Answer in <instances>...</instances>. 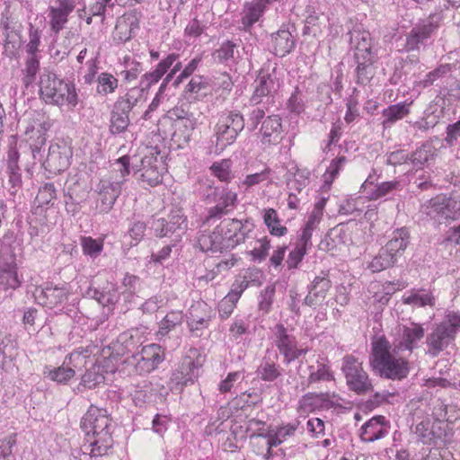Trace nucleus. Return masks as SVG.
Here are the masks:
<instances>
[{"label":"nucleus","instance_id":"obj_2","mask_svg":"<svg viewBox=\"0 0 460 460\" xmlns=\"http://www.w3.org/2000/svg\"><path fill=\"white\" fill-rule=\"evenodd\" d=\"M402 351L392 345L385 337L372 342L369 366L380 377L402 380L409 374V362L401 354Z\"/></svg>","mask_w":460,"mask_h":460},{"label":"nucleus","instance_id":"obj_48","mask_svg":"<svg viewBox=\"0 0 460 460\" xmlns=\"http://www.w3.org/2000/svg\"><path fill=\"white\" fill-rule=\"evenodd\" d=\"M253 108L248 114V128L250 131L255 130L262 120L266 118V113L270 112L271 105L265 103L252 104Z\"/></svg>","mask_w":460,"mask_h":460},{"label":"nucleus","instance_id":"obj_29","mask_svg":"<svg viewBox=\"0 0 460 460\" xmlns=\"http://www.w3.org/2000/svg\"><path fill=\"white\" fill-rule=\"evenodd\" d=\"M296 39L288 29L281 28L271 34V49L273 53L279 57H285L294 50Z\"/></svg>","mask_w":460,"mask_h":460},{"label":"nucleus","instance_id":"obj_52","mask_svg":"<svg viewBox=\"0 0 460 460\" xmlns=\"http://www.w3.org/2000/svg\"><path fill=\"white\" fill-rule=\"evenodd\" d=\"M347 159L345 156H339L332 160L329 167L326 169L323 177V188L329 189L335 178L338 176L341 169L345 164Z\"/></svg>","mask_w":460,"mask_h":460},{"label":"nucleus","instance_id":"obj_17","mask_svg":"<svg viewBox=\"0 0 460 460\" xmlns=\"http://www.w3.org/2000/svg\"><path fill=\"white\" fill-rule=\"evenodd\" d=\"M180 58L177 53H170L165 56L155 65V66L145 73L139 81L138 88L144 93L147 92L153 85L156 84L164 75L168 72L172 64Z\"/></svg>","mask_w":460,"mask_h":460},{"label":"nucleus","instance_id":"obj_12","mask_svg":"<svg viewBox=\"0 0 460 460\" xmlns=\"http://www.w3.org/2000/svg\"><path fill=\"white\" fill-rule=\"evenodd\" d=\"M274 342L279 353L283 356V362L287 365L307 353L306 349L298 348L296 338L290 334L282 323L275 325Z\"/></svg>","mask_w":460,"mask_h":460},{"label":"nucleus","instance_id":"obj_38","mask_svg":"<svg viewBox=\"0 0 460 460\" xmlns=\"http://www.w3.org/2000/svg\"><path fill=\"white\" fill-rule=\"evenodd\" d=\"M256 373L261 380L264 382H274L281 376V368L273 359L264 357Z\"/></svg>","mask_w":460,"mask_h":460},{"label":"nucleus","instance_id":"obj_41","mask_svg":"<svg viewBox=\"0 0 460 460\" xmlns=\"http://www.w3.org/2000/svg\"><path fill=\"white\" fill-rule=\"evenodd\" d=\"M85 296L95 299L103 306L115 305L119 298V296L114 288H109L107 291H101L98 288L90 286L85 291Z\"/></svg>","mask_w":460,"mask_h":460},{"label":"nucleus","instance_id":"obj_8","mask_svg":"<svg viewBox=\"0 0 460 460\" xmlns=\"http://www.w3.org/2000/svg\"><path fill=\"white\" fill-rule=\"evenodd\" d=\"M34 296L40 305L55 310L57 314L71 315V313L74 311L66 304L70 291L66 285L54 286L47 284L45 287L36 288Z\"/></svg>","mask_w":460,"mask_h":460},{"label":"nucleus","instance_id":"obj_64","mask_svg":"<svg viewBox=\"0 0 460 460\" xmlns=\"http://www.w3.org/2000/svg\"><path fill=\"white\" fill-rule=\"evenodd\" d=\"M260 245L258 247H254L250 254L253 261L261 262L264 261L268 254L269 250L270 248V242L268 237H263L262 239L258 240Z\"/></svg>","mask_w":460,"mask_h":460},{"label":"nucleus","instance_id":"obj_49","mask_svg":"<svg viewBox=\"0 0 460 460\" xmlns=\"http://www.w3.org/2000/svg\"><path fill=\"white\" fill-rule=\"evenodd\" d=\"M403 303L411 305L415 307H423L426 305H434V297L431 293L425 290H420L411 293L409 296H403Z\"/></svg>","mask_w":460,"mask_h":460},{"label":"nucleus","instance_id":"obj_20","mask_svg":"<svg viewBox=\"0 0 460 460\" xmlns=\"http://www.w3.org/2000/svg\"><path fill=\"white\" fill-rule=\"evenodd\" d=\"M81 355H83L82 348L68 354L60 367H53L52 366H45L42 371L43 376L58 384H66L75 375V369L68 365L72 363L74 358H79Z\"/></svg>","mask_w":460,"mask_h":460},{"label":"nucleus","instance_id":"obj_26","mask_svg":"<svg viewBox=\"0 0 460 460\" xmlns=\"http://www.w3.org/2000/svg\"><path fill=\"white\" fill-rule=\"evenodd\" d=\"M198 378V367L191 358L184 359L175 369L171 376V382L175 385H180L181 389L189 385H192Z\"/></svg>","mask_w":460,"mask_h":460},{"label":"nucleus","instance_id":"obj_61","mask_svg":"<svg viewBox=\"0 0 460 460\" xmlns=\"http://www.w3.org/2000/svg\"><path fill=\"white\" fill-rule=\"evenodd\" d=\"M271 170L269 167H265L262 171L255 173L246 175L244 180L241 182V186H245L246 189L252 188L255 185L260 184L269 179Z\"/></svg>","mask_w":460,"mask_h":460},{"label":"nucleus","instance_id":"obj_10","mask_svg":"<svg viewBox=\"0 0 460 460\" xmlns=\"http://www.w3.org/2000/svg\"><path fill=\"white\" fill-rule=\"evenodd\" d=\"M424 213L439 224L460 217V201L445 195H438L424 205Z\"/></svg>","mask_w":460,"mask_h":460},{"label":"nucleus","instance_id":"obj_15","mask_svg":"<svg viewBox=\"0 0 460 460\" xmlns=\"http://www.w3.org/2000/svg\"><path fill=\"white\" fill-rule=\"evenodd\" d=\"M348 35L350 46L355 49V60L377 58V50L368 31L356 26L349 31Z\"/></svg>","mask_w":460,"mask_h":460},{"label":"nucleus","instance_id":"obj_16","mask_svg":"<svg viewBox=\"0 0 460 460\" xmlns=\"http://www.w3.org/2000/svg\"><path fill=\"white\" fill-rule=\"evenodd\" d=\"M282 119L279 115L272 114L267 116L261 122L259 128V138L265 146L279 145L283 137Z\"/></svg>","mask_w":460,"mask_h":460},{"label":"nucleus","instance_id":"obj_9","mask_svg":"<svg viewBox=\"0 0 460 460\" xmlns=\"http://www.w3.org/2000/svg\"><path fill=\"white\" fill-rule=\"evenodd\" d=\"M279 85L274 71L271 73L260 71L254 81V91L250 99L251 104L265 103L274 106Z\"/></svg>","mask_w":460,"mask_h":460},{"label":"nucleus","instance_id":"obj_42","mask_svg":"<svg viewBox=\"0 0 460 460\" xmlns=\"http://www.w3.org/2000/svg\"><path fill=\"white\" fill-rule=\"evenodd\" d=\"M263 221L272 235L280 237L288 233V228L280 225V219L274 208L263 210Z\"/></svg>","mask_w":460,"mask_h":460},{"label":"nucleus","instance_id":"obj_59","mask_svg":"<svg viewBox=\"0 0 460 460\" xmlns=\"http://www.w3.org/2000/svg\"><path fill=\"white\" fill-rule=\"evenodd\" d=\"M168 220L164 217H154L151 221L150 228L154 231L156 237H165L170 234H174V230L171 228Z\"/></svg>","mask_w":460,"mask_h":460},{"label":"nucleus","instance_id":"obj_22","mask_svg":"<svg viewBox=\"0 0 460 460\" xmlns=\"http://www.w3.org/2000/svg\"><path fill=\"white\" fill-rule=\"evenodd\" d=\"M331 288L332 282L328 274L322 272L312 281L308 295L304 299V304L309 307H316L324 300Z\"/></svg>","mask_w":460,"mask_h":460},{"label":"nucleus","instance_id":"obj_58","mask_svg":"<svg viewBox=\"0 0 460 460\" xmlns=\"http://www.w3.org/2000/svg\"><path fill=\"white\" fill-rule=\"evenodd\" d=\"M129 117L111 111L110 131L111 134L124 132L129 125Z\"/></svg>","mask_w":460,"mask_h":460},{"label":"nucleus","instance_id":"obj_43","mask_svg":"<svg viewBox=\"0 0 460 460\" xmlns=\"http://www.w3.org/2000/svg\"><path fill=\"white\" fill-rule=\"evenodd\" d=\"M397 261V258L384 246L379 251V253L370 261L369 268L373 272H379L393 267Z\"/></svg>","mask_w":460,"mask_h":460},{"label":"nucleus","instance_id":"obj_5","mask_svg":"<svg viewBox=\"0 0 460 460\" xmlns=\"http://www.w3.org/2000/svg\"><path fill=\"white\" fill-rule=\"evenodd\" d=\"M245 126L243 115L237 110L222 112L215 126L216 147L224 150L234 144Z\"/></svg>","mask_w":460,"mask_h":460},{"label":"nucleus","instance_id":"obj_62","mask_svg":"<svg viewBox=\"0 0 460 460\" xmlns=\"http://www.w3.org/2000/svg\"><path fill=\"white\" fill-rule=\"evenodd\" d=\"M440 323L445 325V328L448 329L451 333L456 337V334L460 332V312H447L443 321Z\"/></svg>","mask_w":460,"mask_h":460},{"label":"nucleus","instance_id":"obj_44","mask_svg":"<svg viewBox=\"0 0 460 460\" xmlns=\"http://www.w3.org/2000/svg\"><path fill=\"white\" fill-rule=\"evenodd\" d=\"M377 58L356 60V82L358 84H367L373 78L375 74L374 63Z\"/></svg>","mask_w":460,"mask_h":460},{"label":"nucleus","instance_id":"obj_39","mask_svg":"<svg viewBox=\"0 0 460 460\" xmlns=\"http://www.w3.org/2000/svg\"><path fill=\"white\" fill-rule=\"evenodd\" d=\"M214 58L220 63L226 65L234 64L239 57L237 45L231 41H224L214 54Z\"/></svg>","mask_w":460,"mask_h":460},{"label":"nucleus","instance_id":"obj_3","mask_svg":"<svg viewBox=\"0 0 460 460\" xmlns=\"http://www.w3.org/2000/svg\"><path fill=\"white\" fill-rule=\"evenodd\" d=\"M81 428L87 437L88 446H84L92 457L105 456L113 445L110 431L111 420L105 409L91 405L81 420Z\"/></svg>","mask_w":460,"mask_h":460},{"label":"nucleus","instance_id":"obj_7","mask_svg":"<svg viewBox=\"0 0 460 460\" xmlns=\"http://www.w3.org/2000/svg\"><path fill=\"white\" fill-rule=\"evenodd\" d=\"M341 371L345 376L349 389L357 394H365L373 390L368 374L364 370L363 364L352 355L342 359Z\"/></svg>","mask_w":460,"mask_h":460},{"label":"nucleus","instance_id":"obj_28","mask_svg":"<svg viewBox=\"0 0 460 460\" xmlns=\"http://www.w3.org/2000/svg\"><path fill=\"white\" fill-rule=\"evenodd\" d=\"M334 403L327 393H308L302 396L298 402V410L303 412H311L318 409H331Z\"/></svg>","mask_w":460,"mask_h":460},{"label":"nucleus","instance_id":"obj_57","mask_svg":"<svg viewBox=\"0 0 460 460\" xmlns=\"http://www.w3.org/2000/svg\"><path fill=\"white\" fill-rule=\"evenodd\" d=\"M81 245L84 254L96 258L103 249V243L101 240L93 239L91 236L82 237Z\"/></svg>","mask_w":460,"mask_h":460},{"label":"nucleus","instance_id":"obj_6","mask_svg":"<svg viewBox=\"0 0 460 460\" xmlns=\"http://www.w3.org/2000/svg\"><path fill=\"white\" fill-rule=\"evenodd\" d=\"M442 20L441 13H434L427 18L420 20L407 33L403 49L407 52L414 51L426 45L438 30Z\"/></svg>","mask_w":460,"mask_h":460},{"label":"nucleus","instance_id":"obj_21","mask_svg":"<svg viewBox=\"0 0 460 460\" xmlns=\"http://www.w3.org/2000/svg\"><path fill=\"white\" fill-rule=\"evenodd\" d=\"M390 428V422L385 416L376 415L362 425L359 436L362 441L371 443L386 437Z\"/></svg>","mask_w":460,"mask_h":460},{"label":"nucleus","instance_id":"obj_60","mask_svg":"<svg viewBox=\"0 0 460 460\" xmlns=\"http://www.w3.org/2000/svg\"><path fill=\"white\" fill-rule=\"evenodd\" d=\"M122 285L125 291L122 293L124 299L133 296L139 289L140 279L137 276L127 273L123 279Z\"/></svg>","mask_w":460,"mask_h":460},{"label":"nucleus","instance_id":"obj_33","mask_svg":"<svg viewBox=\"0 0 460 460\" xmlns=\"http://www.w3.org/2000/svg\"><path fill=\"white\" fill-rule=\"evenodd\" d=\"M410 105L406 102L392 104L382 111V126L385 129L392 128L398 120L402 119L410 113Z\"/></svg>","mask_w":460,"mask_h":460},{"label":"nucleus","instance_id":"obj_63","mask_svg":"<svg viewBox=\"0 0 460 460\" xmlns=\"http://www.w3.org/2000/svg\"><path fill=\"white\" fill-rule=\"evenodd\" d=\"M415 434L423 444H430L435 438V433L429 421H421L415 427Z\"/></svg>","mask_w":460,"mask_h":460},{"label":"nucleus","instance_id":"obj_27","mask_svg":"<svg viewBox=\"0 0 460 460\" xmlns=\"http://www.w3.org/2000/svg\"><path fill=\"white\" fill-rule=\"evenodd\" d=\"M121 182H104L100 189L97 199V208L101 213H108L113 207L121 191Z\"/></svg>","mask_w":460,"mask_h":460},{"label":"nucleus","instance_id":"obj_47","mask_svg":"<svg viewBox=\"0 0 460 460\" xmlns=\"http://www.w3.org/2000/svg\"><path fill=\"white\" fill-rule=\"evenodd\" d=\"M97 83L96 92L102 96L113 93L119 85V80L113 75L107 72L101 73L98 75Z\"/></svg>","mask_w":460,"mask_h":460},{"label":"nucleus","instance_id":"obj_19","mask_svg":"<svg viewBox=\"0 0 460 460\" xmlns=\"http://www.w3.org/2000/svg\"><path fill=\"white\" fill-rule=\"evenodd\" d=\"M215 205L208 209L205 222L219 220L230 214L238 205L237 193L226 188L214 201Z\"/></svg>","mask_w":460,"mask_h":460},{"label":"nucleus","instance_id":"obj_23","mask_svg":"<svg viewBox=\"0 0 460 460\" xmlns=\"http://www.w3.org/2000/svg\"><path fill=\"white\" fill-rule=\"evenodd\" d=\"M268 4L262 0H252L246 3L241 13L239 29L245 32H251L252 26L263 16Z\"/></svg>","mask_w":460,"mask_h":460},{"label":"nucleus","instance_id":"obj_46","mask_svg":"<svg viewBox=\"0 0 460 460\" xmlns=\"http://www.w3.org/2000/svg\"><path fill=\"white\" fill-rule=\"evenodd\" d=\"M453 66L450 64L439 65L434 70L429 72L422 80L415 83V86L419 88H428L434 84V83L446 76L452 71Z\"/></svg>","mask_w":460,"mask_h":460},{"label":"nucleus","instance_id":"obj_11","mask_svg":"<svg viewBox=\"0 0 460 460\" xmlns=\"http://www.w3.org/2000/svg\"><path fill=\"white\" fill-rule=\"evenodd\" d=\"M164 360V351L155 343L143 346L141 350L133 354L128 359L129 364H134L135 370L139 375L148 374L157 368Z\"/></svg>","mask_w":460,"mask_h":460},{"label":"nucleus","instance_id":"obj_56","mask_svg":"<svg viewBox=\"0 0 460 460\" xmlns=\"http://www.w3.org/2000/svg\"><path fill=\"white\" fill-rule=\"evenodd\" d=\"M210 170L213 175L221 181L228 182L233 178L230 160L224 159L221 162H216L211 165Z\"/></svg>","mask_w":460,"mask_h":460},{"label":"nucleus","instance_id":"obj_1","mask_svg":"<svg viewBox=\"0 0 460 460\" xmlns=\"http://www.w3.org/2000/svg\"><path fill=\"white\" fill-rule=\"evenodd\" d=\"M248 220L230 219L221 222L213 231H204L198 237V244L204 252H224L243 243L252 232Z\"/></svg>","mask_w":460,"mask_h":460},{"label":"nucleus","instance_id":"obj_25","mask_svg":"<svg viewBox=\"0 0 460 460\" xmlns=\"http://www.w3.org/2000/svg\"><path fill=\"white\" fill-rule=\"evenodd\" d=\"M206 304L198 303L190 306L187 314V323L190 332L196 337L202 335L201 331L208 327L209 315L206 313Z\"/></svg>","mask_w":460,"mask_h":460},{"label":"nucleus","instance_id":"obj_4","mask_svg":"<svg viewBox=\"0 0 460 460\" xmlns=\"http://www.w3.org/2000/svg\"><path fill=\"white\" fill-rule=\"evenodd\" d=\"M39 96L45 103L74 111L79 102L75 85L61 78L56 73L44 69L38 82Z\"/></svg>","mask_w":460,"mask_h":460},{"label":"nucleus","instance_id":"obj_50","mask_svg":"<svg viewBox=\"0 0 460 460\" xmlns=\"http://www.w3.org/2000/svg\"><path fill=\"white\" fill-rule=\"evenodd\" d=\"M310 374L308 376V383L314 384L321 381H332L334 376L330 369V367L324 363L318 362L317 368L314 369V366L309 367Z\"/></svg>","mask_w":460,"mask_h":460},{"label":"nucleus","instance_id":"obj_34","mask_svg":"<svg viewBox=\"0 0 460 460\" xmlns=\"http://www.w3.org/2000/svg\"><path fill=\"white\" fill-rule=\"evenodd\" d=\"M410 243V234L407 228H398L393 231L385 247L395 257H401Z\"/></svg>","mask_w":460,"mask_h":460},{"label":"nucleus","instance_id":"obj_54","mask_svg":"<svg viewBox=\"0 0 460 460\" xmlns=\"http://www.w3.org/2000/svg\"><path fill=\"white\" fill-rule=\"evenodd\" d=\"M41 31L35 28L32 24L29 27V40L26 44L25 50L28 56L40 57Z\"/></svg>","mask_w":460,"mask_h":460},{"label":"nucleus","instance_id":"obj_53","mask_svg":"<svg viewBox=\"0 0 460 460\" xmlns=\"http://www.w3.org/2000/svg\"><path fill=\"white\" fill-rule=\"evenodd\" d=\"M256 279L252 278V272H247L243 278L236 279L232 285L230 292L227 294L229 298L238 301L243 292Z\"/></svg>","mask_w":460,"mask_h":460},{"label":"nucleus","instance_id":"obj_51","mask_svg":"<svg viewBox=\"0 0 460 460\" xmlns=\"http://www.w3.org/2000/svg\"><path fill=\"white\" fill-rule=\"evenodd\" d=\"M276 293L274 284L268 285L263 288L258 296V309L262 314H268L272 306Z\"/></svg>","mask_w":460,"mask_h":460},{"label":"nucleus","instance_id":"obj_35","mask_svg":"<svg viewBox=\"0 0 460 460\" xmlns=\"http://www.w3.org/2000/svg\"><path fill=\"white\" fill-rule=\"evenodd\" d=\"M40 57L27 56L22 69V84L24 89L33 88L40 71Z\"/></svg>","mask_w":460,"mask_h":460},{"label":"nucleus","instance_id":"obj_18","mask_svg":"<svg viewBox=\"0 0 460 460\" xmlns=\"http://www.w3.org/2000/svg\"><path fill=\"white\" fill-rule=\"evenodd\" d=\"M424 335V328L420 323H411L409 325H402L399 329L398 340L394 343V346L402 352L407 351L411 354Z\"/></svg>","mask_w":460,"mask_h":460},{"label":"nucleus","instance_id":"obj_55","mask_svg":"<svg viewBox=\"0 0 460 460\" xmlns=\"http://www.w3.org/2000/svg\"><path fill=\"white\" fill-rule=\"evenodd\" d=\"M68 14L54 9V6L49 7V27L52 32L58 34L62 31L68 22Z\"/></svg>","mask_w":460,"mask_h":460},{"label":"nucleus","instance_id":"obj_13","mask_svg":"<svg viewBox=\"0 0 460 460\" xmlns=\"http://www.w3.org/2000/svg\"><path fill=\"white\" fill-rule=\"evenodd\" d=\"M72 155L71 147L65 141L52 143L43 166L50 173H60L69 167Z\"/></svg>","mask_w":460,"mask_h":460},{"label":"nucleus","instance_id":"obj_40","mask_svg":"<svg viewBox=\"0 0 460 460\" xmlns=\"http://www.w3.org/2000/svg\"><path fill=\"white\" fill-rule=\"evenodd\" d=\"M225 189L216 186L211 179H203L199 181L198 192L205 203L213 204Z\"/></svg>","mask_w":460,"mask_h":460},{"label":"nucleus","instance_id":"obj_37","mask_svg":"<svg viewBox=\"0 0 460 460\" xmlns=\"http://www.w3.org/2000/svg\"><path fill=\"white\" fill-rule=\"evenodd\" d=\"M22 276L18 273V266L0 270V289L15 290L22 284Z\"/></svg>","mask_w":460,"mask_h":460},{"label":"nucleus","instance_id":"obj_14","mask_svg":"<svg viewBox=\"0 0 460 460\" xmlns=\"http://www.w3.org/2000/svg\"><path fill=\"white\" fill-rule=\"evenodd\" d=\"M456 337L441 323L436 324L425 340L426 355L436 358L455 343Z\"/></svg>","mask_w":460,"mask_h":460},{"label":"nucleus","instance_id":"obj_24","mask_svg":"<svg viewBox=\"0 0 460 460\" xmlns=\"http://www.w3.org/2000/svg\"><path fill=\"white\" fill-rule=\"evenodd\" d=\"M164 169L161 162L153 155H146L141 160L140 179L150 187H155L162 183Z\"/></svg>","mask_w":460,"mask_h":460},{"label":"nucleus","instance_id":"obj_36","mask_svg":"<svg viewBox=\"0 0 460 460\" xmlns=\"http://www.w3.org/2000/svg\"><path fill=\"white\" fill-rule=\"evenodd\" d=\"M183 322L181 311H172L168 313L159 323L156 336L159 341L165 338L172 331L181 326Z\"/></svg>","mask_w":460,"mask_h":460},{"label":"nucleus","instance_id":"obj_32","mask_svg":"<svg viewBox=\"0 0 460 460\" xmlns=\"http://www.w3.org/2000/svg\"><path fill=\"white\" fill-rule=\"evenodd\" d=\"M199 117H194L182 122L176 123V129L172 134V140L177 143L179 147H184L191 139L194 130L199 125Z\"/></svg>","mask_w":460,"mask_h":460},{"label":"nucleus","instance_id":"obj_45","mask_svg":"<svg viewBox=\"0 0 460 460\" xmlns=\"http://www.w3.org/2000/svg\"><path fill=\"white\" fill-rule=\"evenodd\" d=\"M400 187L398 181H383L367 190L366 197L370 200H376L386 197L387 195L397 190Z\"/></svg>","mask_w":460,"mask_h":460},{"label":"nucleus","instance_id":"obj_30","mask_svg":"<svg viewBox=\"0 0 460 460\" xmlns=\"http://www.w3.org/2000/svg\"><path fill=\"white\" fill-rule=\"evenodd\" d=\"M436 156V149L432 144L425 142L410 153V164L416 172L428 167Z\"/></svg>","mask_w":460,"mask_h":460},{"label":"nucleus","instance_id":"obj_31","mask_svg":"<svg viewBox=\"0 0 460 460\" xmlns=\"http://www.w3.org/2000/svg\"><path fill=\"white\" fill-rule=\"evenodd\" d=\"M104 369L100 365H93L81 377V382L76 387L77 393H83L84 390H92L104 384Z\"/></svg>","mask_w":460,"mask_h":460}]
</instances>
